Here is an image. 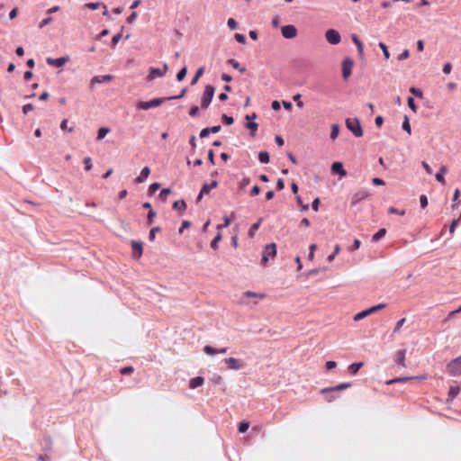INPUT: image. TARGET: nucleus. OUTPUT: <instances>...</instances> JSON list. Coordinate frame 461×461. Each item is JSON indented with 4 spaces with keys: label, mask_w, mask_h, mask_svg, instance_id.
Masks as SVG:
<instances>
[{
    "label": "nucleus",
    "mask_w": 461,
    "mask_h": 461,
    "mask_svg": "<svg viewBox=\"0 0 461 461\" xmlns=\"http://www.w3.org/2000/svg\"><path fill=\"white\" fill-rule=\"evenodd\" d=\"M347 129L356 137L360 138L363 136L364 131L361 126L360 120L357 117L347 118L345 121Z\"/></svg>",
    "instance_id": "1"
},
{
    "label": "nucleus",
    "mask_w": 461,
    "mask_h": 461,
    "mask_svg": "<svg viewBox=\"0 0 461 461\" xmlns=\"http://www.w3.org/2000/svg\"><path fill=\"white\" fill-rule=\"evenodd\" d=\"M167 102L166 97H156L149 101H139L136 104V109L138 110H149L156 108Z\"/></svg>",
    "instance_id": "2"
},
{
    "label": "nucleus",
    "mask_w": 461,
    "mask_h": 461,
    "mask_svg": "<svg viewBox=\"0 0 461 461\" xmlns=\"http://www.w3.org/2000/svg\"><path fill=\"white\" fill-rule=\"evenodd\" d=\"M447 373L453 377L461 375V356L453 358L446 366Z\"/></svg>",
    "instance_id": "3"
},
{
    "label": "nucleus",
    "mask_w": 461,
    "mask_h": 461,
    "mask_svg": "<svg viewBox=\"0 0 461 461\" xmlns=\"http://www.w3.org/2000/svg\"><path fill=\"white\" fill-rule=\"evenodd\" d=\"M215 92V87L212 85H206L203 96L201 98V107L206 109L211 104Z\"/></svg>",
    "instance_id": "4"
},
{
    "label": "nucleus",
    "mask_w": 461,
    "mask_h": 461,
    "mask_svg": "<svg viewBox=\"0 0 461 461\" xmlns=\"http://www.w3.org/2000/svg\"><path fill=\"white\" fill-rule=\"evenodd\" d=\"M386 307V304L385 303H378L376 305H373L367 309H365L359 312H357V314H355L353 320L355 321H361L363 320L364 318L367 317L368 315L379 311V310H382L384 308Z\"/></svg>",
    "instance_id": "5"
},
{
    "label": "nucleus",
    "mask_w": 461,
    "mask_h": 461,
    "mask_svg": "<svg viewBox=\"0 0 461 461\" xmlns=\"http://www.w3.org/2000/svg\"><path fill=\"white\" fill-rule=\"evenodd\" d=\"M276 256V244L275 242L267 244L262 251L261 263L266 264L270 258Z\"/></svg>",
    "instance_id": "6"
},
{
    "label": "nucleus",
    "mask_w": 461,
    "mask_h": 461,
    "mask_svg": "<svg viewBox=\"0 0 461 461\" xmlns=\"http://www.w3.org/2000/svg\"><path fill=\"white\" fill-rule=\"evenodd\" d=\"M258 115L256 113H252L251 114H247L245 116V120L247 121L246 128L249 131V134L251 137H255L256 131L258 129V123L255 122Z\"/></svg>",
    "instance_id": "7"
},
{
    "label": "nucleus",
    "mask_w": 461,
    "mask_h": 461,
    "mask_svg": "<svg viewBox=\"0 0 461 461\" xmlns=\"http://www.w3.org/2000/svg\"><path fill=\"white\" fill-rule=\"evenodd\" d=\"M353 66H354V60L351 58L346 57L342 60L341 73H342V77L344 80H347L351 76Z\"/></svg>",
    "instance_id": "8"
},
{
    "label": "nucleus",
    "mask_w": 461,
    "mask_h": 461,
    "mask_svg": "<svg viewBox=\"0 0 461 461\" xmlns=\"http://www.w3.org/2000/svg\"><path fill=\"white\" fill-rule=\"evenodd\" d=\"M167 70H168V66L167 63H164L162 68L150 67L149 69L148 78H149V80H153L156 77H161L167 73Z\"/></svg>",
    "instance_id": "9"
},
{
    "label": "nucleus",
    "mask_w": 461,
    "mask_h": 461,
    "mask_svg": "<svg viewBox=\"0 0 461 461\" xmlns=\"http://www.w3.org/2000/svg\"><path fill=\"white\" fill-rule=\"evenodd\" d=\"M326 41L331 45H337L341 41L339 32L335 29H328L325 32Z\"/></svg>",
    "instance_id": "10"
},
{
    "label": "nucleus",
    "mask_w": 461,
    "mask_h": 461,
    "mask_svg": "<svg viewBox=\"0 0 461 461\" xmlns=\"http://www.w3.org/2000/svg\"><path fill=\"white\" fill-rule=\"evenodd\" d=\"M351 383H341L336 386L322 388L321 393H339L340 391L346 390L351 387Z\"/></svg>",
    "instance_id": "11"
},
{
    "label": "nucleus",
    "mask_w": 461,
    "mask_h": 461,
    "mask_svg": "<svg viewBox=\"0 0 461 461\" xmlns=\"http://www.w3.org/2000/svg\"><path fill=\"white\" fill-rule=\"evenodd\" d=\"M281 33L285 39L292 40L297 36V29L293 24H287L281 27Z\"/></svg>",
    "instance_id": "12"
},
{
    "label": "nucleus",
    "mask_w": 461,
    "mask_h": 461,
    "mask_svg": "<svg viewBox=\"0 0 461 461\" xmlns=\"http://www.w3.org/2000/svg\"><path fill=\"white\" fill-rule=\"evenodd\" d=\"M69 59L68 56H62L57 59L47 58L46 62L48 65L55 67V68H62Z\"/></svg>",
    "instance_id": "13"
},
{
    "label": "nucleus",
    "mask_w": 461,
    "mask_h": 461,
    "mask_svg": "<svg viewBox=\"0 0 461 461\" xmlns=\"http://www.w3.org/2000/svg\"><path fill=\"white\" fill-rule=\"evenodd\" d=\"M131 246L133 258L136 259L140 258L143 254V243L141 241L132 240L131 241Z\"/></svg>",
    "instance_id": "14"
},
{
    "label": "nucleus",
    "mask_w": 461,
    "mask_h": 461,
    "mask_svg": "<svg viewBox=\"0 0 461 461\" xmlns=\"http://www.w3.org/2000/svg\"><path fill=\"white\" fill-rule=\"evenodd\" d=\"M224 363L227 365L228 368L232 370H240L244 367V364L240 362V359L235 357H228L223 359Z\"/></svg>",
    "instance_id": "15"
},
{
    "label": "nucleus",
    "mask_w": 461,
    "mask_h": 461,
    "mask_svg": "<svg viewBox=\"0 0 461 461\" xmlns=\"http://www.w3.org/2000/svg\"><path fill=\"white\" fill-rule=\"evenodd\" d=\"M113 78V76L111 74L95 76L91 79L90 86L93 87L95 84L109 83Z\"/></svg>",
    "instance_id": "16"
},
{
    "label": "nucleus",
    "mask_w": 461,
    "mask_h": 461,
    "mask_svg": "<svg viewBox=\"0 0 461 461\" xmlns=\"http://www.w3.org/2000/svg\"><path fill=\"white\" fill-rule=\"evenodd\" d=\"M330 170L333 174L338 175L339 177H345L348 174L343 167L342 162L340 161H334L331 164Z\"/></svg>",
    "instance_id": "17"
},
{
    "label": "nucleus",
    "mask_w": 461,
    "mask_h": 461,
    "mask_svg": "<svg viewBox=\"0 0 461 461\" xmlns=\"http://www.w3.org/2000/svg\"><path fill=\"white\" fill-rule=\"evenodd\" d=\"M368 195H369L368 191H366L365 189H361V190L356 192L352 196L351 205L354 206V205L357 204L361 201L365 200Z\"/></svg>",
    "instance_id": "18"
},
{
    "label": "nucleus",
    "mask_w": 461,
    "mask_h": 461,
    "mask_svg": "<svg viewBox=\"0 0 461 461\" xmlns=\"http://www.w3.org/2000/svg\"><path fill=\"white\" fill-rule=\"evenodd\" d=\"M221 125H214L212 127H206L200 131L199 137L201 139L207 138L211 133L215 134L221 131Z\"/></svg>",
    "instance_id": "19"
},
{
    "label": "nucleus",
    "mask_w": 461,
    "mask_h": 461,
    "mask_svg": "<svg viewBox=\"0 0 461 461\" xmlns=\"http://www.w3.org/2000/svg\"><path fill=\"white\" fill-rule=\"evenodd\" d=\"M149 174H150V168L148 166L144 167L141 169L140 175L135 178V182L138 184L144 183L147 180V178L149 177Z\"/></svg>",
    "instance_id": "20"
},
{
    "label": "nucleus",
    "mask_w": 461,
    "mask_h": 461,
    "mask_svg": "<svg viewBox=\"0 0 461 461\" xmlns=\"http://www.w3.org/2000/svg\"><path fill=\"white\" fill-rule=\"evenodd\" d=\"M204 383V378L201 375H197L195 377H193L189 381V387L191 389H196L200 386H202Z\"/></svg>",
    "instance_id": "21"
},
{
    "label": "nucleus",
    "mask_w": 461,
    "mask_h": 461,
    "mask_svg": "<svg viewBox=\"0 0 461 461\" xmlns=\"http://www.w3.org/2000/svg\"><path fill=\"white\" fill-rule=\"evenodd\" d=\"M405 355H406V349L397 350L395 357H394L395 364L398 366H404Z\"/></svg>",
    "instance_id": "22"
},
{
    "label": "nucleus",
    "mask_w": 461,
    "mask_h": 461,
    "mask_svg": "<svg viewBox=\"0 0 461 461\" xmlns=\"http://www.w3.org/2000/svg\"><path fill=\"white\" fill-rule=\"evenodd\" d=\"M218 185L219 183L216 179H212L211 183H203L201 187L202 193H205L206 194H208L210 191L216 188Z\"/></svg>",
    "instance_id": "23"
},
{
    "label": "nucleus",
    "mask_w": 461,
    "mask_h": 461,
    "mask_svg": "<svg viewBox=\"0 0 461 461\" xmlns=\"http://www.w3.org/2000/svg\"><path fill=\"white\" fill-rule=\"evenodd\" d=\"M187 204L185 200H176L173 203L172 208L173 210L178 211L181 213L186 210Z\"/></svg>",
    "instance_id": "24"
},
{
    "label": "nucleus",
    "mask_w": 461,
    "mask_h": 461,
    "mask_svg": "<svg viewBox=\"0 0 461 461\" xmlns=\"http://www.w3.org/2000/svg\"><path fill=\"white\" fill-rule=\"evenodd\" d=\"M363 366H364L363 362H354L348 366V372L351 375H355L357 374V372L360 370V368L363 367Z\"/></svg>",
    "instance_id": "25"
},
{
    "label": "nucleus",
    "mask_w": 461,
    "mask_h": 461,
    "mask_svg": "<svg viewBox=\"0 0 461 461\" xmlns=\"http://www.w3.org/2000/svg\"><path fill=\"white\" fill-rule=\"evenodd\" d=\"M460 393V387L450 385L447 393V402H452Z\"/></svg>",
    "instance_id": "26"
},
{
    "label": "nucleus",
    "mask_w": 461,
    "mask_h": 461,
    "mask_svg": "<svg viewBox=\"0 0 461 461\" xmlns=\"http://www.w3.org/2000/svg\"><path fill=\"white\" fill-rule=\"evenodd\" d=\"M227 63L229 65H230L234 69L240 71V73H245L246 72V68L245 67H242L239 61H237L236 59H229L227 60Z\"/></svg>",
    "instance_id": "27"
},
{
    "label": "nucleus",
    "mask_w": 461,
    "mask_h": 461,
    "mask_svg": "<svg viewBox=\"0 0 461 461\" xmlns=\"http://www.w3.org/2000/svg\"><path fill=\"white\" fill-rule=\"evenodd\" d=\"M386 229L384 228H380L373 236H372V239H371V241L372 242H378L379 240H381L385 235H386Z\"/></svg>",
    "instance_id": "28"
},
{
    "label": "nucleus",
    "mask_w": 461,
    "mask_h": 461,
    "mask_svg": "<svg viewBox=\"0 0 461 461\" xmlns=\"http://www.w3.org/2000/svg\"><path fill=\"white\" fill-rule=\"evenodd\" d=\"M262 221H263V219H262V218H259V219H258L255 223H253V224L250 226V228H249V231H248V234H249V236L250 238H253V237H254V235H255L256 231L259 229V227H260V225H261Z\"/></svg>",
    "instance_id": "29"
},
{
    "label": "nucleus",
    "mask_w": 461,
    "mask_h": 461,
    "mask_svg": "<svg viewBox=\"0 0 461 461\" xmlns=\"http://www.w3.org/2000/svg\"><path fill=\"white\" fill-rule=\"evenodd\" d=\"M447 172L446 166H441L439 170L436 173L435 178L439 183H445V174Z\"/></svg>",
    "instance_id": "30"
},
{
    "label": "nucleus",
    "mask_w": 461,
    "mask_h": 461,
    "mask_svg": "<svg viewBox=\"0 0 461 461\" xmlns=\"http://www.w3.org/2000/svg\"><path fill=\"white\" fill-rule=\"evenodd\" d=\"M258 158L261 164H267L270 160L269 153L267 150L259 151Z\"/></svg>",
    "instance_id": "31"
},
{
    "label": "nucleus",
    "mask_w": 461,
    "mask_h": 461,
    "mask_svg": "<svg viewBox=\"0 0 461 461\" xmlns=\"http://www.w3.org/2000/svg\"><path fill=\"white\" fill-rule=\"evenodd\" d=\"M41 445H42V448L45 452L50 451L51 449V446H52L51 438L50 436H45L43 438Z\"/></svg>",
    "instance_id": "32"
},
{
    "label": "nucleus",
    "mask_w": 461,
    "mask_h": 461,
    "mask_svg": "<svg viewBox=\"0 0 461 461\" xmlns=\"http://www.w3.org/2000/svg\"><path fill=\"white\" fill-rule=\"evenodd\" d=\"M402 129L406 131L409 135L411 134V127L410 123L409 117L407 115H404L403 122L402 123Z\"/></svg>",
    "instance_id": "33"
},
{
    "label": "nucleus",
    "mask_w": 461,
    "mask_h": 461,
    "mask_svg": "<svg viewBox=\"0 0 461 461\" xmlns=\"http://www.w3.org/2000/svg\"><path fill=\"white\" fill-rule=\"evenodd\" d=\"M203 73H204V68H203V67L199 68L196 70V72H195V74H194V77H193V78H192V80H191V85H192V86H194V85L198 82V80L200 79V77L203 75Z\"/></svg>",
    "instance_id": "34"
},
{
    "label": "nucleus",
    "mask_w": 461,
    "mask_h": 461,
    "mask_svg": "<svg viewBox=\"0 0 461 461\" xmlns=\"http://www.w3.org/2000/svg\"><path fill=\"white\" fill-rule=\"evenodd\" d=\"M339 134V125L337 123L332 124L330 127V138L331 140H335L338 138Z\"/></svg>",
    "instance_id": "35"
},
{
    "label": "nucleus",
    "mask_w": 461,
    "mask_h": 461,
    "mask_svg": "<svg viewBox=\"0 0 461 461\" xmlns=\"http://www.w3.org/2000/svg\"><path fill=\"white\" fill-rule=\"evenodd\" d=\"M222 236L221 234V232H217V234L215 235V237L212 240L211 243H210V247L212 248V249L213 250H216L218 249V243L221 241Z\"/></svg>",
    "instance_id": "36"
},
{
    "label": "nucleus",
    "mask_w": 461,
    "mask_h": 461,
    "mask_svg": "<svg viewBox=\"0 0 461 461\" xmlns=\"http://www.w3.org/2000/svg\"><path fill=\"white\" fill-rule=\"evenodd\" d=\"M378 47L383 51L384 59L385 60H388L390 59V52H389V50H388V47L386 46V44L384 42L380 41L378 43Z\"/></svg>",
    "instance_id": "37"
},
{
    "label": "nucleus",
    "mask_w": 461,
    "mask_h": 461,
    "mask_svg": "<svg viewBox=\"0 0 461 461\" xmlns=\"http://www.w3.org/2000/svg\"><path fill=\"white\" fill-rule=\"evenodd\" d=\"M186 92H187V87H184V88H182V90L180 91V93L178 95L167 96L166 99H167V101L181 99L185 95Z\"/></svg>",
    "instance_id": "38"
},
{
    "label": "nucleus",
    "mask_w": 461,
    "mask_h": 461,
    "mask_svg": "<svg viewBox=\"0 0 461 461\" xmlns=\"http://www.w3.org/2000/svg\"><path fill=\"white\" fill-rule=\"evenodd\" d=\"M221 122L224 125H231L234 123V118L230 115H228L226 113H222L221 117Z\"/></svg>",
    "instance_id": "39"
},
{
    "label": "nucleus",
    "mask_w": 461,
    "mask_h": 461,
    "mask_svg": "<svg viewBox=\"0 0 461 461\" xmlns=\"http://www.w3.org/2000/svg\"><path fill=\"white\" fill-rule=\"evenodd\" d=\"M187 74V68L184 66L179 71L176 73V78L178 82H181L185 79Z\"/></svg>",
    "instance_id": "40"
},
{
    "label": "nucleus",
    "mask_w": 461,
    "mask_h": 461,
    "mask_svg": "<svg viewBox=\"0 0 461 461\" xmlns=\"http://www.w3.org/2000/svg\"><path fill=\"white\" fill-rule=\"evenodd\" d=\"M409 92L414 95L415 97L417 98H422L423 97V92L420 88L419 87H416V86H411L410 87L409 89Z\"/></svg>",
    "instance_id": "41"
},
{
    "label": "nucleus",
    "mask_w": 461,
    "mask_h": 461,
    "mask_svg": "<svg viewBox=\"0 0 461 461\" xmlns=\"http://www.w3.org/2000/svg\"><path fill=\"white\" fill-rule=\"evenodd\" d=\"M110 129L107 127H100L97 131V140H103L108 133Z\"/></svg>",
    "instance_id": "42"
},
{
    "label": "nucleus",
    "mask_w": 461,
    "mask_h": 461,
    "mask_svg": "<svg viewBox=\"0 0 461 461\" xmlns=\"http://www.w3.org/2000/svg\"><path fill=\"white\" fill-rule=\"evenodd\" d=\"M249 428V422L246 420H242L238 425V431L240 433H246Z\"/></svg>",
    "instance_id": "43"
},
{
    "label": "nucleus",
    "mask_w": 461,
    "mask_h": 461,
    "mask_svg": "<svg viewBox=\"0 0 461 461\" xmlns=\"http://www.w3.org/2000/svg\"><path fill=\"white\" fill-rule=\"evenodd\" d=\"M161 230L160 227L158 226H156V227H152L150 230H149V241H154L155 239H156V234L158 232H159Z\"/></svg>",
    "instance_id": "44"
},
{
    "label": "nucleus",
    "mask_w": 461,
    "mask_h": 461,
    "mask_svg": "<svg viewBox=\"0 0 461 461\" xmlns=\"http://www.w3.org/2000/svg\"><path fill=\"white\" fill-rule=\"evenodd\" d=\"M160 188V184L158 182H154L149 185L148 189V194L152 195Z\"/></svg>",
    "instance_id": "45"
},
{
    "label": "nucleus",
    "mask_w": 461,
    "mask_h": 461,
    "mask_svg": "<svg viewBox=\"0 0 461 461\" xmlns=\"http://www.w3.org/2000/svg\"><path fill=\"white\" fill-rule=\"evenodd\" d=\"M410 379H411V377H409V376L395 377V378H393V379H390L389 381H387L386 384H395V383H404V382H407Z\"/></svg>",
    "instance_id": "46"
},
{
    "label": "nucleus",
    "mask_w": 461,
    "mask_h": 461,
    "mask_svg": "<svg viewBox=\"0 0 461 461\" xmlns=\"http://www.w3.org/2000/svg\"><path fill=\"white\" fill-rule=\"evenodd\" d=\"M243 295L245 297H254V298H259V299H262L266 296L265 294H259V293H255V292H251V291L244 292Z\"/></svg>",
    "instance_id": "47"
},
{
    "label": "nucleus",
    "mask_w": 461,
    "mask_h": 461,
    "mask_svg": "<svg viewBox=\"0 0 461 461\" xmlns=\"http://www.w3.org/2000/svg\"><path fill=\"white\" fill-rule=\"evenodd\" d=\"M203 352L208 356H214L217 354V348L211 345H206L203 347Z\"/></svg>",
    "instance_id": "48"
},
{
    "label": "nucleus",
    "mask_w": 461,
    "mask_h": 461,
    "mask_svg": "<svg viewBox=\"0 0 461 461\" xmlns=\"http://www.w3.org/2000/svg\"><path fill=\"white\" fill-rule=\"evenodd\" d=\"M123 26H122V29H121V32L116 33L115 35L113 36L112 38V47L113 48H115V46L117 45V43L120 41V40L122 39V32L123 30Z\"/></svg>",
    "instance_id": "49"
},
{
    "label": "nucleus",
    "mask_w": 461,
    "mask_h": 461,
    "mask_svg": "<svg viewBox=\"0 0 461 461\" xmlns=\"http://www.w3.org/2000/svg\"><path fill=\"white\" fill-rule=\"evenodd\" d=\"M295 199H296L297 204H299L301 206V212H306L309 209V204L303 203V200H302V197L299 194H297L295 196Z\"/></svg>",
    "instance_id": "50"
},
{
    "label": "nucleus",
    "mask_w": 461,
    "mask_h": 461,
    "mask_svg": "<svg viewBox=\"0 0 461 461\" xmlns=\"http://www.w3.org/2000/svg\"><path fill=\"white\" fill-rule=\"evenodd\" d=\"M156 216L157 212L153 209H150V211H149L147 213V223L152 224Z\"/></svg>",
    "instance_id": "51"
},
{
    "label": "nucleus",
    "mask_w": 461,
    "mask_h": 461,
    "mask_svg": "<svg viewBox=\"0 0 461 461\" xmlns=\"http://www.w3.org/2000/svg\"><path fill=\"white\" fill-rule=\"evenodd\" d=\"M340 251V246L339 244H337L335 247H334V250L333 252L328 256L327 258V260L329 262H331L334 260L335 257L339 254V252Z\"/></svg>",
    "instance_id": "52"
},
{
    "label": "nucleus",
    "mask_w": 461,
    "mask_h": 461,
    "mask_svg": "<svg viewBox=\"0 0 461 461\" xmlns=\"http://www.w3.org/2000/svg\"><path fill=\"white\" fill-rule=\"evenodd\" d=\"M407 104H408L409 108H410L412 112H414V113H416V112H417L418 107H417V105H416V104H415V101H414V98H413V97H411V96H408V98H407Z\"/></svg>",
    "instance_id": "53"
},
{
    "label": "nucleus",
    "mask_w": 461,
    "mask_h": 461,
    "mask_svg": "<svg viewBox=\"0 0 461 461\" xmlns=\"http://www.w3.org/2000/svg\"><path fill=\"white\" fill-rule=\"evenodd\" d=\"M210 382L213 384L221 385L223 384V379L221 375L214 374L213 376L210 379Z\"/></svg>",
    "instance_id": "54"
},
{
    "label": "nucleus",
    "mask_w": 461,
    "mask_h": 461,
    "mask_svg": "<svg viewBox=\"0 0 461 461\" xmlns=\"http://www.w3.org/2000/svg\"><path fill=\"white\" fill-rule=\"evenodd\" d=\"M134 368L131 366H123L120 369V374L122 375H128L133 373Z\"/></svg>",
    "instance_id": "55"
},
{
    "label": "nucleus",
    "mask_w": 461,
    "mask_h": 461,
    "mask_svg": "<svg viewBox=\"0 0 461 461\" xmlns=\"http://www.w3.org/2000/svg\"><path fill=\"white\" fill-rule=\"evenodd\" d=\"M227 25L230 30H236L239 26L238 22L234 18H229L227 21Z\"/></svg>",
    "instance_id": "56"
},
{
    "label": "nucleus",
    "mask_w": 461,
    "mask_h": 461,
    "mask_svg": "<svg viewBox=\"0 0 461 461\" xmlns=\"http://www.w3.org/2000/svg\"><path fill=\"white\" fill-rule=\"evenodd\" d=\"M388 212L390 214H398V215H401V216H403L405 214V211L404 210H399V209H397L396 207H393V206H391L388 209Z\"/></svg>",
    "instance_id": "57"
},
{
    "label": "nucleus",
    "mask_w": 461,
    "mask_h": 461,
    "mask_svg": "<svg viewBox=\"0 0 461 461\" xmlns=\"http://www.w3.org/2000/svg\"><path fill=\"white\" fill-rule=\"evenodd\" d=\"M102 5V4L100 2H95V3H87L86 4V7L91 11H95V10H97L100 6Z\"/></svg>",
    "instance_id": "58"
},
{
    "label": "nucleus",
    "mask_w": 461,
    "mask_h": 461,
    "mask_svg": "<svg viewBox=\"0 0 461 461\" xmlns=\"http://www.w3.org/2000/svg\"><path fill=\"white\" fill-rule=\"evenodd\" d=\"M234 39L240 44H246L247 42L246 36L242 33H235Z\"/></svg>",
    "instance_id": "59"
},
{
    "label": "nucleus",
    "mask_w": 461,
    "mask_h": 461,
    "mask_svg": "<svg viewBox=\"0 0 461 461\" xmlns=\"http://www.w3.org/2000/svg\"><path fill=\"white\" fill-rule=\"evenodd\" d=\"M83 163L85 165V170L86 171H89L93 165H92V159L90 157H86L84 159H83Z\"/></svg>",
    "instance_id": "60"
},
{
    "label": "nucleus",
    "mask_w": 461,
    "mask_h": 461,
    "mask_svg": "<svg viewBox=\"0 0 461 461\" xmlns=\"http://www.w3.org/2000/svg\"><path fill=\"white\" fill-rule=\"evenodd\" d=\"M301 98H302V95L301 94H295L293 96V100L296 103V105L299 108H302L303 106V102L301 100Z\"/></svg>",
    "instance_id": "61"
},
{
    "label": "nucleus",
    "mask_w": 461,
    "mask_h": 461,
    "mask_svg": "<svg viewBox=\"0 0 461 461\" xmlns=\"http://www.w3.org/2000/svg\"><path fill=\"white\" fill-rule=\"evenodd\" d=\"M361 246V241L358 239H354L353 244L348 248V251L352 252L358 249Z\"/></svg>",
    "instance_id": "62"
},
{
    "label": "nucleus",
    "mask_w": 461,
    "mask_h": 461,
    "mask_svg": "<svg viewBox=\"0 0 461 461\" xmlns=\"http://www.w3.org/2000/svg\"><path fill=\"white\" fill-rule=\"evenodd\" d=\"M190 226H191V221H183L182 223H181L180 228L178 229V233L181 235L183 233V231L185 229L190 228Z\"/></svg>",
    "instance_id": "63"
},
{
    "label": "nucleus",
    "mask_w": 461,
    "mask_h": 461,
    "mask_svg": "<svg viewBox=\"0 0 461 461\" xmlns=\"http://www.w3.org/2000/svg\"><path fill=\"white\" fill-rule=\"evenodd\" d=\"M419 201L420 208L424 209L428 206V197L425 194H421Z\"/></svg>",
    "instance_id": "64"
}]
</instances>
